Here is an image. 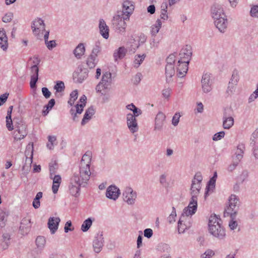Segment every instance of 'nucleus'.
I'll return each instance as SVG.
<instances>
[{"label": "nucleus", "mask_w": 258, "mask_h": 258, "mask_svg": "<svg viewBox=\"0 0 258 258\" xmlns=\"http://www.w3.org/2000/svg\"><path fill=\"white\" fill-rule=\"evenodd\" d=\"M10 230H2V246L3 249L5 250L8 248L10 244V240L11 235L9 232Z\"/></svg>", "instance_id": "b1692460"}, {"label": "nucleus", "mask_w": 258, "mask_h": 258, "mask_svg": "<svg viewBox=\"0 0 258 258\" xmlns=\"http://www.w3.org/2000/svg\"><path fill=\"white\" fill-rule=\"evenodd\" d=\"M185 217V215L182 214L178 222V231L179 233H183L185 229L187 228V226L184 223V219L186 218Z\"/></svg>", "instance_id": "2f4dec72"}, {"label": "nucleus", "mask_w": 258, "mask_h": 258, "mask_svg": "<svg viewBox=\"0 0 258 258\" xmlns=\"http://www.w3.org/2000/svg\"><path fill=\"white\" fill-rule=\"evenodd\" d=\"M180 117L179 113H176L174 114L172 119V123L174 126H176L178 124Z\"/></svg>", "instance_id": "4d7b16f0"}, {"label": "nucleus", "mask_w": 258, "mask_h": 258, "mask_svg": "<svg viewBox=\"0 0 258 258\" xmlns=\"http://www.w3.org/2000/svg\"><path fill=\"white\" fill-rule=\"evenodd\" d=\"M258 97V84L256 85V90L249 96L248 99L249 103L254 101Z\"/></svg>", "instance_id": "09e8293b"}, {"label": "nucleus", "mask_w": 258, "mask_h": 258, "mask_svg": "<svg viewBox=\"0 0 258 258\" xmlns=\"http://www.w3.org/2000/svg\"><path fill=\"white\" fill-rule=\"evenodd\" d=\"M250 16L252 17H255L258 18V6H253L250 11Z\"/></svg>", "instance_id": "603ef678"}, {"label": "nucleus", "mask_w": 258, "mask_h": 258, "mask_svg": "<svg viewBox=\"0 0 258 258\" xmlns=\"http://www.w3.org/2000/svg\"><path fill=\"white\" fill-rule=\"evenodd\" d=\"M65 86L64 84L62 81H57L56 84L54 86V89L56 90L55 95L56 96H58L57 95L58 93H61L63 92L64 90Z\"/></svg>", "instance_id": "58836bf2"}, {"label": "nucleus", "mask_w": 258, "mask_h": 258, "mask_svg": "<svg viewBox=\"0 0 258 258\" xmlns=\"http://www.w3.org/2000/svg\"><path fill=\"white\" fill-rule=\"evenodd\" d=\"M85 106V104H77L75 106L76 107V113L77 114H81L83 111V108Z\"/></svg>", "instance_id": "338daca9"}, {"label": "nucleus", "mask_w": 258, "mask_h": 258, "mask_svg": "<svg viewBox=\"0 0 258 258\" xmlns=\"http://www.w3.org/2000/svg\"><path fill=\"white\" fill-rule=\"evenodd\" d=\"M101 48L99 45V43H96L94 47L93 48L91 53L90 55H91V58H97L98 56V54L101 51Z\"/></svg>", "instance_id": "a18cd8bd"}, {"label": "nucleus", "mask_w": 258, "mask_h": 258, "mask_svg": "<svg viewBox=\"0 0 258 258\" xmlns=\"http://www.w3.org/2000/svg\"><path fill=\"white\" fill-rule=\"evenodd\" d=\"M165 74L167 80L168 78H171L175 74L174 68L173 64H167L165 68Z\"/></svg>", "instance_id": "c9c22d12"}, {"label": "nucleus", "mask_w": 258, "mask_h": 258, "mask_svg": "<svg viewBox=\"0 0 258 258\" xmlns=\"http://www.w3.org/2000/svg\"><path fill=\"white\" fill-rule=\"evenodd\" d=\"M48 143L47 144V147L50 150L53 148V143L56 141V138L55 136H49L48 137Z\"/></svg>", "instance_id": "8fccbe9b"}, {"label": "nucleus", "mask_w": 258, "mask_h": 258, "mask_svg": "<svg viewBox=\"0 0 258 258\" xmlns=\"http://www.w3.org/2000/svg\"><path fill=\"white\" fill-rule=\"evenodd\" d=\"M123 197L125 202L129 205H132L135 203L137 198V193L134 191L131 187H127L123 192Z\"/></svg>", "instance_id": "f8f14e48"}, {"label": "nucleus", "mask_w": 258, "mask_h": 258, "mask_svg": "<svg viewBox=\"0 0 258 258\" xmlns=\"http://www.w3.org/2000/svg\"><path fill=\"white\" fill-rule=\"evenodd\" d=\"M103 237L102 234L98 233L93 241L94 250L96 253L101 251L103 246Z\"/></svg>", "instance_id": "aec40b11"}, {"label": "nucleus", "mask_w": 258, "mask_h": 258, "mask_svg": "<svg viewBox=\"0 0 258 258\" xmlns=\"http://www.w3.org/2000/svg\"><path fill=\"white\" fill-rule=\"evenodd\" d=\"M126 122L127 127L132 133L134 134L138 131L139 126L136 117H134V115H132L131 113L127 114Z\"/></svg>", "instance_id": "4468645a"}, {"label": "nucleus", "mask_w": 258, "mask_h": 258, "mask_svg": "<svg viewBox=\"0 0 258 258\" xmlns=\"http://www.w3.org/2000/svg\"><path fill=\"white\" fill-rule=\"evenodd\" d=\"M214 254L215 253L213 250L208 249L205 252L204 254L201 256V258H210L211 256L214 255Z\"/></svg>", "instance_id": "bf43d9fd"}, {"label": "nucleus", "mask_w": 258, "mask_h": 258, "mask_svg": "<svg viewBox=\"0 0 258 258\" xmlns=\"http://www.w3.org/2000/svg\"><path fill=\"white\" fill-rule=\"evenodd\" d=\"M234 124V119L232 117L224 116L223 127L225 129H229Z\"/></svg>", "instance_id": "7c9ffc66"}, {"label": "nucleus", "mask_w": 258, "mask_h": 258, "mask_svg": "<svg viewBox=\"0 0 258 258\" xmlns=\"http://www.w3.org/2000/svg\"><path fill=\"white\" fill-rule=\"evenodd\" d=\"M239 80V76L238 71L235 70L233 71L231 78L229 82L231 84L237 85V83Z\"/></svg>", "instance_id": "c03bdc74"}, {"label": "nucleus", "mask_w": 258, "mask_h": 258, "mask_svg": "<svg viewBox=\"0 0 258 258\" xmlns=\"http://www.w3.org/2000/svg\"><path fill=\"white\" fill-rule=\"evenodd\" d=\"M31 227V220L27 218H24L21 221L19 231L21 234L27 235L30 231Z\"/></svg>", "instance_id": "a211bd4d"}, {"label": "nucleus", "mask_w": 258, "mask_h": 258, "mask_svg": "<svg viewBox=\"0 0 258 258\" xmlns=\"http://www.w3.org/2000/svg\"><path fill=\"white\" fill-rule=\"evenodd\" d=\"M38 80V76L36 75H31V80L30 85L31 88H34L36 87V83Z\"/></svg>", "instance_id": "3c124183"}, {"label": "nucleus", "mask_w": 258, "mask_h": 258, "mask_svg": "<svg viewBox=\"0 0 258 258\" xmlns=\"http://www.w3.org/2000/svg\"><path fill=\"white\" fill-rule=\"evenodd\" d=\"M238 211H234V210L231 209L230 207H228L224 212V216L225 217L230 216L231 219H235Z\"/></svg>", "instance_id": "4c0bfd02"}, {"label": "nucleus", "mask_w": 258, "mask_h": 258, "mask_svg": "<svg viewBox=\"0 0 258 258\" xmlns=\"http://www.w3.org/2000/svg\"><path fill=\"white\" fill-rule=\"evenodd\" d=\"M60 219L59 217H50L48 221V227L51 234H54L58 229Z\"/></svg>", "instance_id": "412c9836"}, {"label": "nucleus", "mask_w": 258, "mask_h": 258, "mask_svg": "<svg viewBox=\"0 0 258 258\" xmlns=\"http://www.w3.org/2000/svg\"><path fill=\"white\" fill-rule=\"evenodd\" d=\"M93 220L91 218H88L85 220L81 225V230L83 232L87 231L91 226Z\"/></svg>", "instance_id": "f704fd0d"}, {"label": "nucleus", "mask_w": 258, "mask_h": 258, "mask_svg": "<svg viewBox=\"0 0 258 258\" xmlns=\"http://www.w3.org/2000/svg\"><path fill=\"white\" fill-rule=\"evenodd\" d=\"M184 50L182 53H180L181 57L184 55L183 59H180L178 61L179 63L177 68V76L180 78L183 77L187 73L188 70V64L189 63V57L191 54V52L187 51L186 53L184 52Z\"/></svg>", "instance_id": "20e7f679"}, {"label": "nucleus", "mask_w": 258, "mask_h": 258, "mask_svg": "<svg viewBox=\"0 0 258 258\" xmlns=\"http://www.w3.org/2000/svg\"><path fill=\"white\" fill-rule=\"evenodd\" d=\"M131 44V47L129 48V51L134 53L136 51V50L139 47L140 45V43H137L135 38L132 36L128 42Z\"/></svg>", "instance_id": "e433bc0d"}, {"label": "nucleus", "mask_w": 258, "mask_h": 258, "mask_svg": "<svg viewBox=\"0 0 258 258\" xmlns=\"http://www.w3.org/2000/svg\"><path fill=\"white\" fill-rule=\"evenodd\" d=\"M162 22L160 19H157L156 23L153 25L151 28V34L152 36H155L161 28Z\"/></svg>", "instance_id": "cd10ccee"}, {"label": "nucleus", "mask_w": 258, "mask_h": 258, "mask_svg": "<svg viewBox=\"0 0 258 258\" xmlns=\"http://www.w3.org/2000/svg\"><path fill=\"white\" fill-rule=\"evenodd\" d=\"M236 85L231 84L230 82H229V84L227 87V89L226 91V93L228 95H231L233 93V92L235 91V86Z\"/></svg>", "instance_id": "13d9d810"}, {"label": "nucleus", "mask_w": 258, "mask_h": 258, "mask_svg": "<svg viewBox=\"0 0 258 258\" xmlns=\"http://www.w3.org/2000/svg\"><path fill=\"white\" fill-rule=\"evenodd\" d=\"M245 146L243 144H239L237 146L235 156L233 157V161L227 167V171L231 172L234 171L243 158Z\"/></svg>", "instance_id": "39448f33"}, {"label": "nucleus", "mask_w": 258, "mask_h": 258, "mask_svg": "<svg viewBox=\"0 0 258 258\" xmlns=\"http://www.w3.org/2000/svg\"><path fill=\"white\" fill-rule=\"evenodd\" d=\"M32 29L33 32L37 30L39 31H45V24L44 21L40 18L35 19L32 23Z\"/></svg>", "instance_id": "a878e982"}, {"label": "nucleus", "mask_w": 258, "mask_h": 258, "mask_svg": "<svg viewBox=\"0 0 258 258\" xmlns=\"http://www.w3.org/2000/svg\"><path fill=\"white\" fill-rule=\"evenodd\" d=\"M42 93L44 97L46 99L50 98L51 93L49 91L46 87H43L42 88Z\"/></svg>", "instance_id": "680f3d73"}, {"label": "nucleus", "mask_w": 258, "mask_h": 258, "mask_svg": "<svg viewBox=\"0 0 258 258\" xmlns=\"http://www.w3.org/2000/svg\"><path fill=\"white\" fill-rule=\"evenodd\" d=\"M36 244L37 246L40 249H42L44 247L46 240L44 236H39L36 239Z\"/></svg>", "instance_id": "79ce46f5"}, {"label": "nucleus", "mask_w": 258, "mask_h": 258, "mask_svg": "<svg viewBox=\"0 0 258 258\" xmlns=\"http://www.w3.org/2000/svg\"><path fill=\"white\" fill-rule=\"evenodd\" d=\"M165 118L166 116L163 112L160 111L157 113L155 118L154 131H161L163 130Z\"/></svg>", "instance_id": "2eb2a0df"}, {"label": "nucleus", "mask_w": 258, "mask_h": 258, "mask_svg": "<svg viewBox=\"0 0 258 258\" xmlns=\"http://www.w3.org/2000/svg\"><path fill=\"white\" fill-rule=\"evenodd\" d=\"M99 31L102 37L107 39L109 37V28L103 19L99 20Z\"/></svg>", "instance_id": "5701e85b"}, {"label": "nucleus", "mask_w": 258, "mask_h": 258, "mask_svg": "<svg viewBox=\"0 0 258 258\" xmlns=\"http://www.w3.org/2000/svg\"><path fill=\"white\" fill-rule=\"evenodd\" d=\"M88 77V73L86 71L81 70L80 72L76 73L74 75V79H76L78 83H81Z\"/></svg>", "instance_id": "c85d7f7f"}, {"label": "nucleus", "mask_w": 258, "mask_h": 258, "mask_svg": "<svg viewBox=\"0 0 258 258\" xmlns=\"http://www.w3.org/2000/svg\"><path fill=\"white\" fill-rule=\"evenodd\" d=\"M175 56L174 54H171L166 59L167 64H173L175 60Z\"/></svg>", "instance_id": "0e129e2a"}, {"label": "nucleus", "mask_w": 258, "mask_h": 258, "mask_svg": "<svg viewBox=\"0 0 258 258\" xmlns=\"http://www.w3.org/2000/svg\"><path fill=\"white\" fill-rule=\"evenodd\" d=\"M220 218L216 215H211L209 219V231L210 233L213 236L219 238L223 239L225 236V231L224 228L221 226Z\"/></svg>", "instance_id": "f03ea898"}, {"label": "nucleus", "mask_w": 258, "mask_h": 258, "mask_svg": "<svg viewBox=\"0 0 258 258\" xmlns=\"http://www.w3.org/2000/svg\"><path fill=\"white\" fill-rule=\"evenodd\" d=\"M126 108L133 111L132 115H134V117H136L142 113V110L137 108L133 103H131L126 106Z\"/></svg>", "instance_id": "72a5a7b5"}, {"label": "nucleus", "mask_w": 258, "mask_h": 258, "mask_svg": "<svg viewBox=\"0 0 258 258\" xmlns=\"http://www.w3.org/2000/svg\"><path fill=\"white\" fill-rule=\"evenodd\" d=\"M134 5L131 1L126 0L122 4V11H117L118 14H121L125 17L124 19H129L134 10Z\"/></svg>", "instance_id": "1a4fd4ad"}, {"label": "nucleus", "mask_w": 258, "mask_h": 258, "mask_svg": "<svg viewBox=\"0 0 258 258\" xmlns=\"http://www.w3.org/2000/svg\"><path fill=\"white\" fill-rule=\"evenodd\" d=\"M125 17L123 15L118 14L117 12L112 19V24L113 27L116 30H118L120 32H124L126 26L125 21L128 20L129 19H124Z\"/></svg>", "instance_id": "6e6552de"}, {"label": "nucleus", "mask_w": 258, "mask_h": 258, "mask_svg": "<svg viewBox=\"0 0 258 258\" xmlns=\"http://www.w3.org/2000/svg\"><path fill=\"white\" fill-rule=\"evenodd\" d=\"M57 168V165L55 162L51 163L49 164V172H50V178H52L53 175L56 172V170Z\"/></svg>", "instance_id": "de8ad7c7"}, {"label": "nucleus", "mask_w": 258, "mask_h": 258, "mask_svg": "<svg viewBox=\"0 0 258 258\" xmlns=\"http://www.w3.org/2000/svg\"><path fill=\"white\" fill-rule=\"evenodd\" d=\"M111 76V73L109 72L103 73L101 81L95 88L97 93L105 96L110 91L112 83Z\"/></svg>", "instance_id": "7ed1b4c3"}, {"label": "nucleus", "mask_w": 258, "mask_h": 258, "mask_svg": "<svg viewBox=\"0 0 258 258\" xmlns=\"http://www.w3.org/2000/svg\"><path fill=\"white\" fill-rule=\"evenodd\" d=\"M126 51V49L123 46L119 47L117 51L114 52L113 54L115 60H116L117 58H122L125 55Z\"/></svg>", "instance_id": "473e14b6"}, {"label": "nucleus", "mask_w": 258, "mask_h": 258, "mask_svg": "<svg viewBox=\"0 0 258 258\" xmlns=\"http://www.w3.org/2000/svg\"><path fill=\"white\" fill-rule=\"evenodd\" d=\"M95 114V109L93 106L89 107L85 111V114L81 122V124L84 125L92 118V116Z\"/></svg>", "instance_id": "393cba45"}, {"label": "nucleus", "mask_w": 258, "mask_h": 258, "mask_svg": "<svg viewBox=\"0 0 258 258\" xmlns=\"http://www.w3.org/2000/svg\"><path fill=\"white\" fill-rule=\"evenodd\" d=\"M203 177L200 172H197L194 176L191 181L190 188V194L191 196L198 197L201 189V183Z\"/></svg>", "instance_id": "0eeeda50"}, {"label": "nucleus", "mask_w": 258, "mask_h": 258, "mask_svg": "<svg viewBox=\"0 0 258 258\" xmlns=\"http://www.w3.org/2000/svg\"><path fill=\"white\" fill-rule=\"evenodd\" d=\"M238 201V199L235 195H231L229 198V207H230L231 209L234 210V211H238V206L237 205Z\"/></svg>", "instance_id": "c756f323"}, {"label": "nucleus", "mask_w": 258, "mask_h": 258, "mask_svg": "<svg viewBox=\"0 0 258 258\" xmlns=\"http://www.w3.org/2000/svg\"><path fill=\"white\" fill-rule=\"evenodd\" d=\"M8 216V212H4L3 211H0V227H3L5 226L6 222L7 221Z\"/></svg>", "instance_id": "a19ab883"}, {"label": "nucleus", "mask_w": 258, "mask_h": 258, "mask_svg": "<svg viewBox=\"0 0 258 258\" xmlns=\"http://www.w3.org/2000/svg\"><path fill=\"white\" fill-rule=\"evenodd\" d=\"M72 226V223L71 221H68L66 223L64 230L65 233H68L69 231H72L74 230V228H70Z\"/></svg>", "instance_id": "052dcab7"}, {"label": "nucleus", "mask_w": 258, "mask_h": 258, "mask_svg": "<svg viewBox=\"0 0 258 258\" xmlns=\"http://www.w3.org/2000/svg\"><path fill=\"white\" fill-rule=\"evenodd\" d=\"M8 38L4 28H0V47L6 51L8 48Z\"/></svg>", "instance_id": "4be33fe9"}, {"label": "nucleus", "mask_w": 258, "mask_h": 258, "mask_svg": "<svg viewBox=\"0 0 258 258\" xmlns=\"http://www.w3.org/2000/svg\"><path fill=\"white\" fill-rule=\"evenodd\" d=\"M45 44L49 50H52L56 46L55 40H47V42L46 41Z\"/></svg>", "instance_id": "5fc2aeb1"}, {"label": "nucleus", "mask_w": 258, "mask_h": 258, "mask_svg": "<svg viewBox=\"0 0 258 258\" xmlns=\"http://www.w3.org/2000/svg\"><path fill=\"white\" fill-rule=\"evenodd\" d=\"M33 144H29L26 148L25 151V155L26 159L24 165H28L31 166L33 160Z\"/></svg>", "instance_id": "6ab92c4d"}, {"label": "nucleus", "mask_w": 258, "mask_h": 258, "mask_svg": "<svg viewBox=\"0 0 258 258\" xmlns=\"http://www.w3.org/2000/svg\"><path fill=\"white\" fill-rule=\"evenodd\" d=\"M39 68L36 64L31 67V75H36L38 76Z\"/></svg>", "instance_id": "69168bd1"}, {"label": "nucleus", "mask_w": 258, "mask_h": 258, "mask_svg": "<svg viewBox=\"0 0 258 258\" xmlns=\"http://www.w3.org/2000/svg\"><path fill=\"white\" fill-rule=\"evenodd\" d=\"M97 63V58H91V55H89L87 60V64L90 69L94 68Z\"/></svg>", "instance_id": "49530a36"}, {"label": "nucleus", "mask_w": 258, "mask_h": 258, "mask_svg": "<svg viewBox=\"0 0 258 258\" xmlns=\"http://www.w3.org/2000/svg\"><path fill=\"white\" fill-rule=\"evenodd\" d=\"M91 156L90 153L85 154L81 161L79 168L70 179L69 189L70 194L76 197L80 195L81 186H85L90 178Z\"/></svg>", "instance_id": "f257e3e1"}, {"label": "nucleus", "mask_w": 258, "mask_h": 258, "mask_svg": "<svg viewBox=\"0 0 258 258\" xmlns=\"http://www.w3.org/2000/svg\"><path fill=\"white\" fill-rule=\"evenodd\" d=\"M197 207L198 197L194 196H191L189 203L188 206L184 209L183 213L182 214L185 215L186 217L192 215L196 212Z\"/></svg>", "instance_id": "9d476101"}, {"label": "nucleus", "mask_w": 258, "mask_h": 258, "mask_svg": "<svg viewBox=\"0 0 258 258\" xmlns=\"http://www.w3.org/2000/svg\"><path fill=\"white\" fill-rule=\"evenodd\" d=\"M13 17V15L11 13L6 14L2 18V20L4 23L10 22Z\"/></svg>", "instance_id": "6e6d98bb"}, {"label": "nucleus", "mask_w": 258, "mask_h": 258, "mask_svg": "<svg viewBox=\"0 0 258 258\" xmlns=\"http://www.w3.org/2000/svg\"><path fill=\"white\" fill-rule=\"evenodd\" d=\"M211 11L213 20L226 16L223 7L219 4H214L211 7Z\"/></svg>", "instance_id": "f3484780"}, {"label": "nucleus", "mask_w": 258, "mask_h": 258, "mask_svg": "<svg viewBox=\"0 0 258 258\" xmlns=\"http://www.w3.org/2000/svg\"><path fill=\"white\" fill-rule=\"evenodd\" d=\"M172 209H173V211H172V213L169 215V216L168 217V220L170 223H171L172 222L175 221V217L176 216V213H175V208L174 207H173Z\"/></svg>", "instance_id": "e2e57ef3"}, {"label": "nucleus", "mask_w": 258, "mask_h": 258, "mask_svg": "<svg viewBox=\"0 0 258 258\" xmlns=\"http://www.w3.org/2000/svg\"><path fill=\"white\" fill-rule=\"evenodd\" d=\"M146 55L145 54L142 55L138 54L135 55L134 60V67L136 68H138L141 63L143 61Z\"/></svg>", "instance_id": "ea45409f"}, {"label": "nucleus", "mask_w": 258, "mask_h": 258, "mask_svg": "<svg viewBox=\"0 0 258 258\" xmlns=\"http://www.w3.org/2000/svg\"><path fill=\"white\" fill-rule=\"evenodd\" d=\"M15 122L13 136L15 141H19L24 139L27 135L26 130L27 125L22 120Z\"/></svg>", "instance_id": "423d86ee"}, {"label": "nucleus", "mask_w": 258, "mask_h": 258, "mask_svg": "<svg viewBox=\"0 0 258 258\" xmlns=\"http://www.w3.org/2000/svg\"><path fill=\"white\" fill-rule=\"evenodd\" d=\"M42 192H38L33 201V206L35 209H38L40 206V199L42 197Z\"/></svg>", "instance_id": "37998d69"}, {"label": "nucleus", "mask_w": 258, "mask_h": 258, "mask_svg": "<svg viewBox=\"0 0 258 258\" xmlns=\"http://www.w3.org/2000/svg\"><path fill=\"white\" fill-rule=\"evenodd\" d=\"M85 52V47L83 43H79L73 51L75 57L77 59H80L84 54Z\"/></svg>", "instance_id": "bb28decb"}, {"label": "nucleus", "mask_w": 258, "mask_h": 258, "mask_svg": "<svg viewBox=\"0 0 258 258\" xmlns=\"http://www.w3.org/2000/svg\"><path fill=\"white\" fill-rule=\"evenodd\" d=\"M144 236L148 238H151L153 235V230L150 228H147L144 231Z\"/></svg>", "instance_id": "774afa93"}, {"label": "nucleus", "mask_w": 258, "mask_h": 258, "mask_svg": "<svg viewBox=\"0 0 258 258\" xmlns=\"http://www.w3.org/2000/svg\"><path fill=\"white\" fill-rule=\"evenodd\" d=\"M225 136V132L221 131L219 133H216L212 138L213 141H218L223 138Z\"/></svg>", "instance_id": "864d4df0"}, {"label": "nucleus", "mask_w": 258, "mask_h": 258, "mask_svg": "<svg viewBox=\"0 0 258 258\" xmlns=\"http://www.w3.org/2000/svg\"><path fill=\"white\" fill-rule=\"evenodd\" d=\"M120 194L119 189L114 185L109 186L106 190V196L109 199L116 200Z\"/></svg>", "instance_id": "dca6fc26"}, {"label": "nucleus", "mask_w": 258, "mask_h": 258, "mask_svg": "<svg viewBox=\"0 0 258 258\" xmlns=\"http://www.w3.org/2000/svg\"><path fill=\"white\" fill-rule=\"evenodd\" d=\"M201 84L202 90L204 93H208L212 90V82L210 74L208 73L203 74L201 79Z\"/></svg>", "instance_id": "ddd939ff"}, {"label": "nucleus", "mask_w": 258, "mask_h": 258, "mask_svg": "<svg viewBox=\"0 0 258 258\" xmlns=\"http://www.w3.org/2000/svg\"><path fill=\"white\" fill-rule=\"evenodd\" d=\"M214 24L219 32L224 33L227 29L229 24L227 16L214 20Z\"/></svg>", "instance_id": "9b49d317"}]
</instances>
